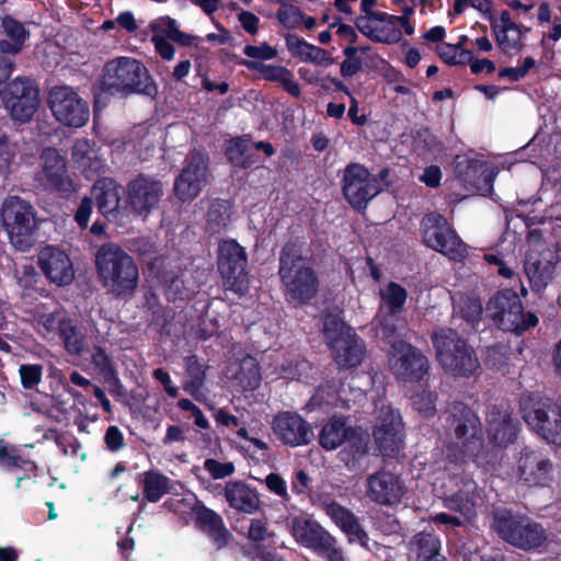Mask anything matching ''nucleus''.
Here are the masks:
<instances>
[{
	"mask_svg": "<svg viewBox=\"0 0 561 561\" xmlns=\"http://www.w3.org/2000/svg\"><path fill=\"white\" fill-rule=\"evenodd\" d=\"M1 218L10 242L19 251L33 244L36 218L33 207L16 196L8 197L1 208Z\"/></svg>",
	"mask_w": 561,
	"mask_h": 561,
	"instance_id": "7",
	"label": "nucleus"
},
{
	"mask_svg": "<svg viewBox=\"0 0 561 561\" xmlns=\"http://www.w3.org/2000/svg\"><path fill=\"white\" fill-rule=\"evenodd\" d=\"M22 386L25 389L35 388L42 380L43 367L37 364H25L19 368Z\"/></svg>",
	"mask_w": 561,
	"mask_h": 561,
	"instance_id": "56",
	"label": "nucleus"
},
{
	"mask_svg": "<svg viewBox=\"0 0 561 561\" xmlns=\"http://www.w3.org/2000/svg\"><path fill=\"white\" fill-rule=\"evenodd\" d=\"M422 228L423 239L427 247L454 260L465 255L466 245L442 215L427 214L422 220Z\"/></svg>",
	"mask_w": 561,
	"mask_h": 561,
	"instance_id": "13",
	"label": "nucleus"
},
{
	"mask_svg": "<svg viewBox=\"0 0 561 561\" xmlns=\"http://www.w3.org/2000/svg\"><path fill=\"white\" fill-rule=\"evenodd\" d=\"M218 248V268L225 290L243 296L249 289L244 249L232 239L221 241Z\"/></svg>",
	"mask_w": 561,
	"mask_h": 561,
	"instance_id": "9",
	"label": "nucleus"
},
{
	"mask_svg": "<svg viewBox=\"0 0 561 561\" xmlns=\"http://www.w3.org/2000/svg\"><path fill=\"white\" fill-rule=\"evenodd\" d=\"M486 311L493 321L504 331L519 333L538 322L531 312H524L519 297L513 291L495 295L488 304Z\"/></svg>",
	"mask_w": 561,
	"mask_h": 561,
	"instance_id": "8",
	"label": "nucleus"
},
{
	"mask_svg": "<svg viewBox=\"0 0 561 561\" xmlns=\"http://www.w3.org/2000/svg\"><path fill=\"white\" fill-rule=\"evenodd\" d=\"M557 256L550 249L536 244L529 250L525 261V273L530 286L536 291L543 290L551 282L554 273Z\"/></svg>",
	"mask_w": 561,
	"mask_h": 561,
	"instance_id": "23",
	"label": "nucleus"
},
{
	"mask_svg": "<svg viewBox=\"0 0 561 561\" xmlns=\"http://www.w3.org/2000/svg\"><path fill=\"white\" fill-rule=\"evenodd\" d=\"M226 376L232 386L240 391H253L261 385V374L257 362L252 356H245L233 362L226 370Z\"/></svg>",
	"mask_w": 561,
	"mask_h": 561,
	"instance_id": "28",
	"label": "nucleus"
},
{
	"mask_svg": "<svg viewBox=\"0 0 561 561\" xmlns=\"http://www.w3.org/2000/svg\"><path fill=\"white\" fill-rule=\"evenodd\" d=\"M187 380L184 383V389L190 394L199 399L203 397V386L205 380V367L199 360L192 356L187 358L186 363Z\"/></svg>",
	"mask_w": 561,
	"mask_h": 561,
	"instance_id": "47",
	"label": "nucleus"
},
{
	"mask_svg": "<svg viewBox=\"0 0 561 561\" xmlns=\"http://www.w3.org/2000/svg\"><path fill=\"white\" fill-rule=\"evenodd\" d=\"M279 275L287 294L293 300L304 302L317 291V277L301 249L286 244L280 255Z\"/></svg>",
	"mask_w": 561,
	"mask_h": 561,
	"instance_id": "4",
	"label": "nucleus"
},
{
	"mask_svg": "<svg viewBox=\"0 0 561 561\" xmlns=\"http://www.w3.org/2000/svg\"><path fill=\"white\" fill-rule=\"evenodd\" d=\"M345 443L340 453L341 459L348 468L355 469L368 453V435L354 430Z\"/></svg>",
	"mask_w": 561,
	"mask_h": 561,
	"instance_id": "41",
	"label": "nucleus"
},
{
	"mask_svg": "<svg viewBox=\"0 0 561 561\" xmlns=\"http://www.w3.org/2000/svg\"><path fill=\"white\" fill-rule=\"evenodd\" d=\"M324 512L345 533L350 541H358L362 546L368 547L367 534L348 510L335 502H331L324 505Z\"/></svg>",
	"mask_w": 561,
	"mask_h": 561,
	"instance_id": "32",
	"label": "nucleus"
},
{
	"mask_svg": "<svg viewBox=\"0 0 561 561\" xmlns=\"http://www.w3.org/2000/svg\"><path fill=\"white\" fill-rule=\"evenodd\" d=\"M399 16L387 13H375L357 20L358 30L369 38L387 44L398 43L402 37Z\"/></svg>",
	"mask_w": 561,
	"mask_h": 561,
	"instance_id": "25",
	"label": "nucleus"
},
{
	"mask_svg": "<svg viewBox=\"0 0 561 561\" xmlns=\"http://www.w3.org/2000/svg\"><path fill=\"white\" fill-rule=\"evenodd\" d=\"M232 206L228 201L216 199L209 205L206 227L210 232H219L231 220Z\"/></svg>",
	"mask_w": 561,
	"mask_h": 561,
	"instance_id": "44",
	"label": "nucleus"
},
{
	"mask_svg": "<svg viewBox=\"0 0 561 561\" xmlns=\"http://www.w3.org/2000/svg\"><path fill=\"white\" fill-rule=\"evenodd\" d=\"M102 87L111 94L121 96L133 93L151 95L156 92L147 68L129 57H118L105 64Z\"/></svg>",
	"mask_w": 561,
	"mask_h": 561,
	"instance_id": "2",
	"label": "nucleus"
},
{
	"mask_svg": "<svg viewBox=\"0 0 561 561\" xmlns=\"http://www.w3.org/2000/svg\"><path fill=\"white\" fill-rule=\"evenodd\" d=\"M456 434L459 438H474L477 434V419L469 412L465 415L463 422L456 425Z\"/></svg>",
	"mask_w": 561,
	"mask_h": 561,
	"instance_id": "62",
	"label": "nucleus"
},
{
	"mask_svg": "<svg viewBox=\"0 0 561 561\" xmlns=\"http://www.w3.org/2000/svg\"><path fill=\"white\" fill-rule=\"evenodd\" d=\"M140 482L144 495L149 502H158L170 488L169 478L154 470L144 472Z\"/></svg>",
	"mask_w": 561,
	"mask_h": 561,
	"instance_id": "43",
	"label": "nucleus"
},
{
	"mask_svg": "<svg viewBox=\"0 0 561 561\" xmlns=\"http://www.w3.org/2000/svg\"><path fill=\"white\" fill-rule=\"evenodd\" d=\"M491 27L496 45L505 55L516 56L523 50L529 28L516 23L507 10L491 19Z\"/></svg>",
	"mask_w": 561,
	"mask_h": 561,
	"instance_id": "18",
	"label": "nucleus"
},
{
	"mask_svg": "<svg viewBox=\"0 0 561 561\" xmlns=\"http://www.w3.org/2000/svg\"><path fill=\"white\" fill-rule=\"evenodd\" d=\"M388 365L390 370L403 381H419L428 371L427 358L417 348L403 341L391 345Z\"/></svg>",
	"mask_w": 561,
	"mask_h": 561,
	"instance_id": "16",
	"label": "nucleus"
},
{
	"mask_svg": "<svg viewBox=\"0 0 561 561\" xmlns=\"http://www.w3.org/2000/svg\"><path fill=\"white\" fill-rule=\"evenodd\" d=\"M290 533L299 545L314 551L328 542L330 535L319 523L305 516H296L291 519Z\"/></svg>",
	"mask_w": 561,
	"mask_h": 561,
	"instance_id": "30",
	"label": "nucleus"
},
{
	"mask_svg": "<svg viewBox=\"0 0 561 561\" xmlns=\"http://www.w3.org/2000/svg\"><path fill=\"white\" fill-rule=\"evenodd\" d=\"M58 333L70 354L79 355L83 352L85 347L84 335L69 318L61 322Z\"/></svg>",
	"mask_w": 561,
	"mask_h": 561,
	"instance_id": "48",
	"label": "nucleus"
},
{
	"mask_svg": "<svg viewBox=\"0 0 561 561\" xmlns=\"http://www.w3.org/2000/svg\"><path fill=\"white\" fill-rule=\"evenodd\" d=\"M262 77L270 81H276L290 94L297 96L300 93L299 84L295 81L294 75L282 66L261 65L259 67Z\"/></svg>",
	"mask_w": 561,
	"mask_h": 561,
	"instance_id": "45",
	"label": "nucleus"
},
{
	"mask_svg": "<svg viewBox=\"0 0 561 561\" xmlns=\"http://www.w3.org/2000/svg\"><path fill=\"white\" fill-rule=\"evenodd\" d=\"M66 319L67 317L58 308L53 311L38 310L35 316V328L39 334L49 337L59 332L61 322Z\"/></svg>",
	"mask_w": 561,
	"mask_h": 561,
	"instance_id": "49",
	"label": "nucleus"
},
{
	"mask_svg": "<svg viewBox=\"0 0 561 561\" xmlns=\"http://www.w3.org/2000/svg\"><path fill=\"white\" fill-rule=\"evenodd\" d=\"M38 264L45 276L58 286L69 285L75 271L69 256L62 250L48 245L42 249Z\"/></svg>",
	"mask_w": 561,
	"mask_h": 561,
	"instance_id": "26",
	"label": "nucleus"
},
{
	"mask_svg": "<svg viewBox=\"0 0 561 561\" xmlns=\"http://www.w3.org/2000/svg\"><path fill=\"white\" fill-rule=\"evenodd\" d=\"M95 265L103 286L112 294L128 295L137 287L138 267L118 244H103L96 252Z\"/></svg>",
	"mask_w": 561,
	"mask_h": 561,
	"instance_id": "1",
	"label": "nucleus"
},
{
	"mask_svg": "<svg viewBox=\"0 0 561 561\" xmlns=\"http://www.w3.org/2000/svg\"><path fill=\"white\" fill-rule=\"evenodd\" d=\"M196 524L201 529L208 534L218 548L227 545L230 533L225 527L222 518L214 511L196 505L193 507Z\"/></svg>",
	"mask_w": 561,
	"mask_h": 561,
	"instance_id": "34",
	"label": "nucleus"
},
{
	"mask_svg": "<svg viewBox=\"0 0 561 561\" xmlns=\"http://www.w3.org/2000/svg\"><path fill=\"white\" fill-rule=\"evenodd\" d=\"M517 468L519 479L528 485L547 484L553 471L551 461L542 454L534 450L523 451Z\"/></svg>",
	"mask_w": 561,
	"mask_h": 561,
	"instance_id": "27",
	"label": "nucleus"
},
{
	"mask_svg": "<svg viewBox=\"0 0 561 561\" xmlns=\"http://www.w3.org/2000/svg\"><path fill=\"white\" fill-rule=\"evenodd\" d=\"M489 433L497 445L512 442L516 436V424L506 413L489 420Z\"/></svg>",
	"mask_w": 561,
	"mask_h": 561,
	"instance_id": "46",
	"label": "nucleus"
},
{
	"mask_svg": "<svg viewBox=\"0 0 561 561\" xmlns=\"http://www.w3.org/2000/svg\"><path fill=\"white\" fill-rule=\"evenodd\" d=\"M71 156L77 168L88 179L94 178L102 172L105 167L100 149L94 142H90L84 138L76 140Z\"/></svg>",
	"mask_w": 561,
	"mask_h": 561,
	"instance_id": "29",
	"label": "nucleus"
},
{
	"mask_svg": "<svg viewBox=\"0 0 561 561\" xmlns=\"http://www.w3.org/2000/svg\"><path fill=\"white\" fill-rule=\"evenodd\" d=\"M436 357L444 370L458 377L473 375L480 367L473 351L456 331L442 328L434 332Z\"/></svg>",
	"mask_w": 561,
	"mask_h": 561,
	"instance_id": "3",
	"label": "nucleus"
},
{
	"mask_svg": "<svg viewBox=\"0 0 561 561\" xmlns=\"http://www.w3.org/2000/svg\"><path fill=\"white\" fill-rule=\"evenodd\" d=\"M247 148V140L242 138L231 139L227 144L226 154L233 164L245 168L251 164V160L245 156Z\"/></svg>",
	"mask_w": 561,
	"mask_h": 561,
	"instance_id": "52",
	"label": "nucleus"
},
{
	"mask_svg": "<svg viewBox=\"0 0 561 561\" xmlns=\"http://www.w3.org/2000/svg\"><path fill=\"white\" fill-rule=\"evenodd\" d=\"M48 103L56 119L65 126L79 128L89 119L88 103L71 87H53Z\"/></svg>",
	"mask_w": 561,
	"mask_h": 561,
	"instance_id": "11",
	"label": "nucleus"
},
{
	"mask_svg": "<svg viewBox=\"0 0 561 561\" xmlns=\"http://www.w3.org/2000/svg\"><path fill=\"white\" fill-rule=\"evenodd\" d=\"M374 437L381 453L391 455L402 445V422L398 412L382 404L374 428Z\"/></svg>",
	"mask_w": 561,
	"mask_h": 561,
	"instance_id": "21",
	"label": "nucleus"
},
{
	"mask_svg": "<svg viewBox=\"0 0 561 561\" xmlns=\"http://www.w3.org/2000/svg\"><path fill=\"white\" fill-rule=\"evenodd\" d=\"M265 485L270 492L277 495L282 500H288L287 482L278 473H270L265 477Z\"/></svg>",
	"mask_w": 561,
	"mask_h": 561,
	"instance_id": "59",
	"label": "nucleus"
},
{
	"mask_svg": "<svg viewBox=\"0 0 561 561\" xmlns=\"http://www.w3.org/2000/svg\"><path fill=\"white\" fill-rule=\"evenodd\" d=\"M204 468L214 479H224L234 472L232 462H219L215 459L205 460Z\"/></svg>",
	"mask_w": 561,
	"mask_h": 561,
	"instance_id": "58",
	"label": "nucleus"
},
{
	"mask_svg": "<svg viewBox=\"0 0 561 561\" xmlns=\"http://www.w3.org/2000/svg\"><path fill=\"white\" fill-rule=\"evenodd\" d=\"M16 153V144L11 142L7 135L0 133V174L11 171Z\"/></svg>",
	"mask_w": 561,
	"mask_h": 561,
	"instance_id": "53",
	"label": "nucleus"
},
{
	"mask_svg": "<svg viewBox=\"0 0 561 561\" xmlns=\"http://www.w3.org/2000/svg\"><path fill=\"white\" fill-rule=\"evenodd\" d=\"M494 527L504 540L522 549L539 547L546 540L540 525L518 519L504 511L495 513Z\"/></svg>",
	"mask_w": 561,
	"mask_h": 561,
	"instance_id": "12",
	"label": "nucleus"
},
{
	"mask_svg": "<svg viewBox=\"0 0 561 561\" xmlns=\"http://www.w3.org/2000/svg\"><path fill=\"white\" fill-rule=\"evenodd\" d=\"M456 301L455 311L459 312L468 323L474 325L482 314L481 301L473 297H459Z\"/></svg>",
	"mask_w": 561,
	"mask_h": 561,
	"instance_id": "50",
	"label": "nucleus"
},
{
	"mask_svg": "<svg viewBox=\"0 0 561 561\" xmlns=\"http://www.w3.org/2000/svg\"><path fill=\"white\" fill-rule=\"evenodd\" d=\"M323 333L337 365L351 368L362 363L365 356L364 343L339 317L325 318Z\"/></svg>",
	"mask_w": 561,
	"mask_h": 561,
	"instance_id": "6",
	"label": "nucleus"
},
{
	"mask_svg": "<svg viewBox=\"0 0 561 561\" xmlns=\"http://www.w3.org/2000/svg\"><path fill=\"white\" fill-rule=\"evenodd\" d=\"M2 101L14 122L26 123L39 106V90L30 79L18 77L7 85Z\"/></svg>",
	"mask_w": 561,
	"mask_h": 561,
	"instance_id": "10",
	"label": "nucleus"
},
{
	"mask_svg": "<svg viewBox=\"0 0 561 561\" xmlns=\"http://www.w3.org/2000/svg\"><path fill=\"white\" fill-rule=\"evenodd\" d=\"M161 194L160 182L140 175L127 186V205L135 215L145 217L156 207Z\"/></svg>",
	"mask_w": 561,
	"mask_h": 561,
	"instance_id": "24",
	"label": "nucleus"
},
{
	"mask_svg": "<svg viewBox=\"0 0 561 561\" xmlns=\"http://www.w3.org/2000/svg\"><path fill=\"white\" fill-rule=\"evenodd\" d=\"M328 542L317 548L316 552L323 556L328 561H344L343 552L335 545V539L329 535Z\"/></svg>",
	"mask_w": 561,
	"mask_h": 561,
	"instance_id": "61",
	"label": "nucleus"
},
{
	"mask_svg": "<svg viewBox=\"0 0 561 561\" xmlns=\"http://www.w3.org/2000/svg\"><path fill=\"white\" fill-rule=\"evenodd\" d=\"M285 42L290 54L302 61L313 62L319 66H329L333 62L324 49L307 43L297 35H287Z\"/></svg>",
	"mask_w": 561,
	"mask_h": 561,
	"instance_id": "38",
	"label": "nucleus"
},
{
	"mask_svg": "<svg viewBox=\"0 0 561 561\" xmlns=\"http://www.w3.org/2000/svg\"><path fill=\"white\" fill-rule=\"evenodd\" d=\"M439 550L438 538L431 534H419L411 542V557L415 561H445Z\"/></svg>",
	"mask_w": 561,
	"mask_h": 561,
	"instance_id": "40",
	"label": "nucleus"
},
{
	"mask_svg": "<svg viewBox=\"0 0 561 561\" xmlns=\"http://www.w3.org/2000/svg\"><path fill=\"white\" fill-rule=\"evenodd\" d=\"M278 22L286 28H297L302 25L304 13L291 4H282L277 12Z\"/></svg>",
	"mask_w": 561,
	"mask_h": 561,
	"instance_id": "55",
	"label": "nucleus"
},
{
	"mask_svg": "<svg viewBox=\"0 0 561 561\" xmlns=\"http://www.w3.org/2000/svg\"><path fill=\"white\" fill-rule=\"evenodd\" d=\"M525 422L546 442L561 446V404L540 394H526L520 400Z\"/></svg>",
	"mask_w": 561,
	"mask_h": 561,
	"instance_id": "5",
	"label": "nucleus"
},
{
	"mask_svg": "<svg viewBox=\"0 0 561 561\" xmlns=\"http://www.w3.org/2000/svg\"><path fill=\"white\" fill-rule=\"evenodd\" d=\"M105 444L108 449L116 451L124 446V437L117 426H110L104 437Z\"/></svg>",
	"mask_w": 561,
	"mask_h": 561,
	"instance_id": "64",
	"label": "nucleus"
},
{
	"mask_svg": "<svg viewBox=\"0 0 561 561\" xmlns=\"http://www.w3.org/2000/svg\"><path fill=\"white\" fill-rule=\"evenodd\" d=\"M408 493L400 476L392 471L380 470L369 474L365 483V494L369 501L383 506L399 504Z\"/></svg>",
	"mask_w": 561,
	"mask_h": 561,
	"instance_id": "17",
	"label": "nucleus"
},
{
	"mask_svg": "<svg viewBox=\"0 0 561 561\" xmlns=\"http://www.w3.org/2000/svg\"><path fill=\"white\" fill-rule=\"evenodd\" d=\"M364 392L359 388H353L350 385H342L335 393L331 391V387L320 388L317 393L310 399V407L312 409L322 407L324 404L350 407L352 402L362 400Z\"/></svg>",
	"mask_w": 561,
	"mask_h": 561,
	"instance_id": "37",
	"label": "nucleus"
},
{
	"mask_svg": "<svg viewBox=\"0 0 561 561\" xmlns=\"http://www.w3.org/2000/svg\"><path fill=\"white\" fill-rule=\"evenodd\" d=\"M152 32L151 41L154 44L158 54L171 60L174 55L173 42H175V24L169 16H161L153 20L150 24Z\"/></svg>",
	"mask_w": 561,
	"mask_h": 561,
	"instance_id": "35",
	"label": "nucleus"
},
{
	"mask_svg": "<svg viewBox=\"0 0 561 561\" xmlns=\"http://www.w3.org/2000/svg\"><path fill=\"white\" fill-rule=\"evenodd\" d=\"M413 405L425 416H430L435 411V399L431 392H422L413 397Z\"/></svg>",
	"mask_w": 561,
	"mask_h": 561,
	"instance_id": "60",
	"label": "nucleus"
},
{
	"mask_svg": "<svg viewBox=\"0 0 561 561\" xmlns=\"http://www.w3.org/2000/svg\"><path fill=\"white\" fill-rule=\"evenodd\" d=\"M249 539L252 541H263L268 537V530L266 527V523L262 519H252L249 527Z\"/></svg>",
	"mask_w": 561,
	"mask_h": 561,
	"instance_id": "63",
	"label": "nucleus"
},
{
	"mask_svg": "<svg viewBox=\"0 0 561 561\" xmlns=\"http://www.w3.org/2000/svg\"><path fill=\"white\" fill-rule=\"evenodd\" d=\"M2 27L5 35L12 41H0V50L7 54H18L27 37V32L22 23L19 21L5 16L2 20Z\"/></svg>",
	"mask_w": 561,
	"mask_h": 561,
	"instance_id": "42",
	"label": "nucleus"
},
{
	"mask_svg": "<svg viewBox=\"0 0 561 561\" xmlns=\"http://www.w3.org/2000/svg\"><path fill=\"white\" fill-rule=\"evenodd\" d=\"M36 184L44 190L71 192L72 179L68 173L67 162L55 148H44L39 156L38 170L34 178Z\"/></svg>",
	"mask_w": 561,
	"mask_h": 561,
	"instance_id": "15",
	"label": "nucleus"
},
{
	"mask_svg": "<svg viewBox=\"0 0 561 561\" xmlns=\"http://www.w3.org/2000/svg\"><path fill=\"white\" fill-rule=\"evenodd\" d=\"M456 169L458 174L463 179L465 182H468L470 185L477 188H479L480 181L476 179V174L486 173V169L484 168V165L479 164L477 162H470L467 159H458Z\"/></svg>",
	"mask_w": 561,
	"mask_h": 561,
	"instance_id": "54",
	"label": "nucleus"
},
{
	"mask_svg": "<svg viewBox=\"0 0 561 561\" xmlns=\"http://www.w3.org/2000/svg\"><path fill=\"white\" fill-rule=\"evenodd\" d=\"M353 432L354 428L347 426L344 419L333 416L322 426L319 444L325 450H334L346 442Z\"/></svg>",
	"mask_w": 561,
	"mask_h": 561,
	"instance_id": "39",
	"label": "nucleus"
},
{
	"mask_svg": "<svg viewBox=\"0 0 561 561\" xmlns=\"http://www.w3.org/2000/svg\"><path fill=\"white\" fill-rule=\"evenodd\" d=\"M272 430L282 443L291 447L308 445L313 437L308 422L293 412L276 414L272 422Z\"/></svg>",
	"mask_w": 561,
	"mask_h": 561,
	"instance_id": "22",
	"label": "nucleus"
},
{
	"mask_svg": "<svg viewBox=\"0 0 561 561\" xmlns=\"http://www.w3.org/2000/svg\"><path fill=\"white\" fill-rule=\"evenodd\" d=\"M243 53L249 58L260 60H271L277 56V49L266 43H261L259 45H247L243 49Z\"/></svg>",
	"mask_w": 561,
	"mask_h": 561,
	"instance_id": "57",
	"label": "nucleus"
},
{
	"mask_svg": "<svg viewBox=\"0 0 561 561\" xmlns=\"http://www.w3.org/2000/svg\"><path fill=\"white\" fill-rule=\"evenodd\" d=\"M92 197L105 217L115 218L121 201V186L113 180L103 179L95 183L92 190Z\"/></svg>",
	"mask_w": 561,
	"mask_h": 561,
	"instance_id": "36",
	"label": "nucleus"
},
{
	"mask_svg": "<svg viewBox=\"0 0 561 561\" xmlns=\"http://www.w3.org/2000/svg\"><path fill=\"white\" fill-rule=\"evenodd\" d=\"M437 54L449 65H466L471 59V51L468 49L458 50L451 44L443 43L437 46Z\"/></svg>",
	"mask_w": 561,
	"mask_h": 561,
	"instance_id": "51",
	"label": "nucleus"
},
{
	"mask_svg": "<svg viewBox=\"0 0 561 561\" xmlns=\"http://www.w3.org/2000/svg\"><path fill=\"white\" fill-rule=\"evenodd\" d=\"M342 188L345 198L357 209L365 208L382 191L379 180L359 163L345 168Z\"/></svg>",
	"mask_w": 561,
	"mask_h": 561,
	"instance_id": "14",
	"label": "nucleus"
},
{
	"mask_svg": "<svg viewBox=\"0 0 561 561\" xmlns=\"http://www.w3.org/2000/svg\"><path fill=\"white\" fill-rule=\"evenodd\" d=\"M208 183L207 158L199 152L192 153L178 176V199L183 202L195 198Z\"/></svg>",
	"mask_w": 561,
	"mask_h": 561,
	"instance_id": "19",
	"label": "nucleus"
},
{
	"mask_svg": "<svg viewBox=\"0 0 561 561\" xmlns=\"http://www.w3.org/2000/svg\"><path fill=\"white\" fill-rule=\"evenodd\" d=\"M462 488L446 496L445 503L449 510L459 512L465 520H471L476 510L482 504V497L476 492L477 485L471 480L462 481Z\"/></svg>",
	"mask_w": 561,
	"mask_h": 561,
	"instance_id": "33",
	"label": "nucleus"
},
{
	"mask_svg": "<svg viewBox=\"0 0 561 561\" xmlns=\"http://www.w3.org/2000/svg\"><path fill=\"white\" fill-rule=\"evenodd\" d=\"M225 499L238 512L253 514L261 501L257 492L241 481H229L225 486Z\"/></svg>",
	"mask_w": 561,
	"mask_h": 561,
	"instance_id": "31",
	"label": "nucleus"
},
{
	"mask_svg": "<svg viewBox=\"0 0 561 561\" xmlns=\"http://www.w3.org/2000/svg\"><path fill=\"white\" fill-rule=\"evenodd\" d=\"M382 310L386 308L388 314L379 313L377 316L378 331L377 333L385 339L392 336L399 329V319L397 313L402 309L405 304L408 293L399 284L390 282L379 290Z\"/></svg>",
	"mask_w": 561,
	"mask_h": 561,
	"instance_id": "20",
	"label": "nucleus"
}]
</instances>
